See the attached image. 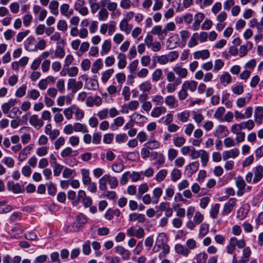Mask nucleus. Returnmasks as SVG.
Returning <instances> with one entry per match:
<instances>
[{"label":"nucleus","mask_w":263,"mask_h":263,"mask_svg":"<svg viewBox=\"0 0 263 263\" xmlns=\"http://www.w3.org/2000/svg\"><path fill=\"white\" fill-rule=\"evenodd\" d=\"M126 233L130 237L136 236L138 238H143L145 234L144 230L143 228H140L137 230H135L133 227L127 229Z\"/></svg>","instance_id":"obj_9"},{"label":"nucleus","mask_w":263,"mask_h":263,"mask_svg":"<svg viewBox=\"0 0 263 263\" xmlns=\"http://www.w3.org/2000/svg\"><path fill=\"white\" fill-rule=\"evenodd\" d=\"M239 154V151L237 148H234L230 151H224L222 153L223 160H226L230 158H235Z\"/></svg>","instance_id":"obj_15"},{"label":"nucleus","mask_w":263,"mask_h":263,"mask_svg":"<svg viewBox=\"0 0 263 263\" xmlns=\"http://www.w3.org/2000/svg\"><path fill=\"white\" fill-rule=\"evenodd\" d=\"M208 258V255L205 252H200L197 254L194 257L196 263H206Z\"/></svg>","instance_id":"obj_47"},{"label":"nucleus","mask_w":263,"mask_h":263,"mask_svg":"<svg viewBox=\"0 0 263 263\" xmlns=\"http://www.w3.org/2000/svg\"><path fill=\"white\" fill-rule=\"evenodd\" d=\"M199 166V163L198 161L193 162L186 166V170L192 175L198 171Z\"/></svg>","instance_id":"obj_40"},{"label":"nucleus","mask_w":263,"mask_h":263,"mask_svg":"<svg viewBox=\"0 0 263 263\" xmlns=\"http://www.w3.org/2000/svg\"><path fill=\"white\" fill-rule=\"evenodd\" d=\"M73 126L74 130L76 132H82L83 133L88 132L87 127L85 124L80 123H76Z\"/></svg>","instance_id":"obj_46"},{"label":"nucleus","mask_w":263,"mask_h":263,"mask_svg":"<svg viewBox=\"0 0 263 263\" xmlns=\"http://www.w3.org/2000/svg\"><path fill=\"white\" fill-rule=\"evenodd\" d=\"M145 220V216L142 214L134 213L129 215V220L131 221L138 220L139 222H144Z\"/></svg>","instance_id":"obj_30"},{"label":"nucleus","mask_w":263,"mask_h":263,"mask_svg":"<svg viewBox=\"0 0 263 263\" xmlns=\"http://www.w3.org/2000/svg\"><path fill=\"white\" fill-rule=\"evenodd\" d=\"M114 70L113 69L106 70L102 74L101 80L103 83H106L110 79L113 74Z\"/></svg>","instance_id":"obj_48"},{"label":"nucleus","mask_w":263,"mask_h":263,"mask_svg":"<svg viewBox=\"0 0 263 263\" xmlns=\"http://www.w3.org/2000/svg\"><path fill=\"white\" fill-rule=\"evenodd\" d=\"M197 84L198 83L194 80L185 81L182 84L184 87L191 92H194L196 90Z\"/></svg>","instance_id":"obj_27"},{"label":"nucleus","mask_w":263,"mask_h":263,"mask_svg":"<svg viewBox=\"0 0 263 263\" xmlns=\"http://www.w3.org/2000/svg\"><path fill=\"white\" fill-rule=\"evenodd\" d=\"M165 234L163 233L159 234L158 239L157 240V242L160 243L162 245V251L159 254V257L162 258V257H165V256L168 254L170 252V247L169 246L164 243V239L165 238Z\"/></svg>","instance_id":"obj_4"},{"label":"nucleus","mask_w":263,"mask_h":263,"mask_svg":"<svg viewBox=\"0 0 263 263\" xmlns=\"http://www.w3.org/2000/svg\"><path fill=\"white\" fill-rule=\"evenodd\" d=\"M87 88L89 90H96L99 88L98 82L95 79H90L86 82Z\"/></svg>","instance_id":"obj_44"},{"label":"nucleus","mask_w":263,"mask_h":263,"mask_svg":"<svg viewBox=\"0 0 263 263\" xmlns=\"http://www.w3.org/2000/svg\"><path fill=\"white\" fill-rule=\"evenodd\" d=\"M124 165L122 163H115L111 166V170L117 173H121L124 169Z\"/></svg>","instance_id":"obj_61"},{"label":"nucleus","mask_w":263,"mask_h":263,"mask_svg":"<svg viewBox=\"0 0 263 263\" xmlns=\"http://www.w3.org/2000/svg\"><path fill=\"white\" fill-rule=\"evenodd\" d=\"M179 45V38L178 34L171 36L167 41V46L170 49H174Z\"/></svg>","instance_id":"obj_16"},{"label":"nucleus","mask_w":263,"mask_h":263,"mask_svg":"<svg viewBox=\"0 0 263 263\" xmlns=\"http://www.w3.org/2000/svg\"><path fill=\"white\" fill-rule=\"evenodd\" d=\"M210 52L207 49L197 51L193 54L194 58L196 60L200 59L205 60L208 59L210 57Z\"/></svg>","instance_id":"obj_20"},{"label":"nucleus","mask_w":263,"mask_h":263,"mask_svg":"<svg viewBox=\"0 0 263 263\" xmlns=\"http://www.w3.org/2000/svg\"><path fill=\"white\" fill-rule=\"evenodd\" d=\"M128 22L126 20H122L119 24L120 30L125 32L126 34H129L133 28V25L129 24Z\"/></svg>","instance_id":"obj_22"},{"label":"nucleus","mask_w":263,"mask_h":263,"mask_svg":"<svg viewBox=\"0 0 263 263\" xmlns=\"http://www.w3.org/2000/svg\"><path fill=\"white\" fill-rule=\"evenodd\" d=\"M11 205L6 204L4 201L0 202V214L6 213L11 211Z\"/></svg>","instance_id":"obj_59"},{"label":"nucleus","mask_w":263,"mask_h":263,"mask_svg":"<svg viewBox=\"0 0 263 263\" xmlns=\"http://www.w3.org/2000/svg\"><path fill=\"white\" fill-rule=\"evenodd\" d=\"M175 250L177 254L184 257H187L191 252L186 246L179 243L175 246Z\"/></svg>","instance_id":"obj_17"},{"label":"nucleus","mask_w":263,"mask_h":263,"mask_svg":"<svg viewBox=\"0 0 263 263\" xmlns=\"http://www.w3.org/2000/svg\"><path fill=\"white\" fill-rule=\"evenodd\" d=\"M163 193L162 189L160 187H155L152 193V203L157 204L159 201L160 197L162 196Z\"/></svg>","instance_id":"obj_21"},{"label":"nucleus","mask_w":263,"mask_h":263,"mask_svg":"<svg viewBox=\"0 0 263 263\" xmlns=\"http://www.w3.org/2000/svg\"><path fill=\"white\" fill-rule=\"evenodd\" d=\"M263 107L257 106L254 110V120L257 124L260 125L262 122Z\"/></svg>","instance_id":"obj_18"},{"label":"nucleus","mask_w":263,"mask_h":263,"mask_svg":"<svg viewBox=\"0 0 263 263\" xmlns=\"http://www.w3.org/2000/svg\"><path fill=\"white\" fill-rule=\"evenodd\" d=\"M87 222V219L84 215L83 214H80L77 216L76 222H75L77 226H79V228L81 227L83 224L86 223Z\"/></svg>","instance_id":"obj_58"},{"label":"nucleus","mask_w":263,"mask_h":263,"mask_svg":"<svg viewBox=\"0 0 263 263\" xmlns=\"http://www.w3.org/2000/svg\"><path fill=\"white\" fill-rule=\"evenodd\" d=\"M199 38V35L197 33H194L191 36L188 42L187 46L190 48H192L196 46L198 44L197 39Z\"/></svg>","instance_id":"obj_56"},{"label":"nucleus","mask_w":263,"mask_h":263,"mask_svg":"<svg viewBox=\"0 0 263 263\" xmlns=\"http://www.w3.org/2000/svg\"><path fill=\"white\" fill-rule=\"evenodd\" d=\"M102 67V60L101 59H98L92 64L91 71L93 73H97Z\"/></svg>","instance_id":"obj_42"},{"label":"nucleus","mask_w":263,"mask_h":263,"mask_svg":"<svg viewBox=\"0 0 263 263\" xmlns=\"http://www.w3.org/2000/svg\"><path fill=\"white\" fill-rule=\"evenodd\" d=\"M124 123V119L122 117H118L114 120V122L110 124L111 130H116L119 127L121 126Z\"/></svg>","instance_id":"obj_26"},{"label":"nucleus","mask_w":263,"mask_h":263,"mask_svg":"<svg viewBox=\"0 0 263 263\" xmlns=\"http://www.w3.org/2000/svg\"><path fill=\"white\" fill-rule=\"evenodd\" d=\"M239 249L244 248L246 242L244 239H237L235 237L230 238L229 243L226 247L227 252L229 254H234L236 250V247Z\"/></svg>","instance_id":"obj_2"},{"label":"nucleus","mask_w":263,"mask_h":263,"mask_svg":"<svg viewBox=\"0 0 263 263\" xmlns=\"http://www.w3.org/2000/svg\"><path fill=\"white\" fill-rule=\"evenodd\" d=\"M35 39L32 36H29L27 39L24 43L25 49L29 51H35L34 49V43Z\"/></svg>","instance_id":"obj_32"},{"label":"nucleus","mask_w":263,"mask_h":263,"mask_svg":"<svg viewBox=\"0 0 263 263\" xmlns=\"http://www.w3.org/2000/svg\"><path fill=\"white\" fill-rule=\"evenodd\" d=\"M143 171L141 172L134 171L132 173H130V177L132 178V182H136L139 180H142L143 178L141 177Z\"/></svg>","instance_id":"obj_51"},{"label":"nucleus","mask_w":263,"mask_h":263,"mask_svg":"<svg viewBox=\"0 0 263 263\" xmlns=\"http://www.w3.org/2000/svg\"><path fill=\"white\" fill-rule=\"evenodd\" d=\"M134 121H135L137 123H142L146 122L147 118L137 112H135L133 115Z\"/></svg>","instance_id":"obj_52"},{"label":"nucleus","mask_w":263,"mask_h":263,"mask_svg":"<svg viewBox=\"0 0 263 263\" xmlns=\"http://www.w3.org/2000/svg\"><path fill=\"white\" fill-rule=\"evenodd\" d=\"M236 201L237 199L236 198H230L229 201L224 204L221 211V215L222 216H226L230 214L234 207H235Z\"/></svg>","instance_id":"obj_6"},{"label":"nucleus","mask_w":263,"mask_h":263,"mask_svg":"<svg viewBox=\"0 0 263 263\" xmlns=\"http://www.w3.org/2000/svg\"><path fill=\"white\" fill-rule=\"evenodd\" d=\"M128 139V137L126 134H117L115 137V141L119 144L124 143Z\"/></svg>","instance_id":"obj_63"},{"label":"nucleus","mask_w":263,"mask_h":263,"mask_svg":"<svg viewBox=\"0 0 263 263\" xmlns=\"http://www.w3.org/2000/svg\"><path fill=\"white\" fill-rule=\"evenodd\" d=\"M58 6L59 3L58 1H51L49 4V8L50 9L51 12L54 15L58 14Z\"/></svg>","instance_id":"obj_62"},{"label":"nucleus","mask_w":263,"mask_h":263,"mask_svg":"<svg viewBox=\"0 0 263 263\" xmlns=\"http://www.w3.org/2000/svg\"><path fill=\"white\" fill-rule=\"evenodd\" d=\"M167 110L164 106H157L154 107L151 112V115L153 118H158L162 114H164L166 112Z\"/></svg>","instance_id":"obj_23"},{"label":"nucleus","mask_w":263,"mask_h":263,"mask_svg":"<svg viewBox=\"0 0 263 263\" xmlns=\"http://www.w3.org/2000/svg\"><path fill=\"white\" fill-rule=\"evenodd\" d=\"M200 153L201 154L200 157L201 159V162L202 163V165L203 166H205L207 164V163L209 159V153L203 149L202 150V152H201Z\"/></svg>","instance_id":"obj_54"},{"label":"nucleus","mask_w":263,"mask_h":263,"mask_svg":"<svg viewBox=\"0 0 263 263\" xmlns=\"http://www.w3.org/2000/svg\"><path fill=\"white\" fill-rule=\"evenodd\" d=\"M32 147L31 145H27L25 148H24L20 153L18 157V160L21 161L23 162L27 157L28 154H29L30 151L31 150Z\"/></svg>","instance_id":"obj_28"},{"label":"nucleus","mask_w":263,"mask_h":263,"mask_svg":"<svg viewBox=\"0 0 263 263\" xmlns=\"http://www.w3.org/2000/svg\"><path fill=\"white\" fill-rule=\"evenodd\" d=\"M162 76V71L161 69H156L152 73V81L153 82H158L159 81Z\"/></svg>","instance_id":"obj_57"},{"label":"nucleus","mask_w":263,"mask_h":263,"mask_svg":"<svg viewBox=\"0 0 263 263\" xmlns=\"http://www.w3.org/2000/svg\"><path fill=\"white\" fill-rule=\"evenodd\" d=\"M253 183H256L260 181L263 178V166L258 165L253 168Z\"/></svg>","instance_id":"obj_7"},{"label":"nucleus","mask_w":263,"mask_h":263,"mask_svg":"<svg viewBox=\"0 0 263 263\" xmlns=\"http://www.w3.org/2000/svg\"><path fill=\"white\" fill-rule=\"evenodd\" d=\"M81 174L82 176V182L84 184L87 185L88 183H90L91 181V178L89 177V172L88 170L87 169H82Z\"/></svg>","instance_id":"obj_39"},{"label":"nucleus","mask_w":263,"mask_h":263,"mask_svg":"<svg viewBox=\"0 0 263 263\" xmlns=\"http://www.w3.org/2000/svg\"><path fill=\"white\" fill-rule=\"evenodd\" d=\"M229 132L226 126L220 125L216 127L214 135L218 138H221L228 135Z\"/></svg>","instance_id":"obj_12"},{"label":"nucleus","mask_w":263,"mask_h":263,"mask_svg":"<svg viewBox=\"0 0 263 263\" xmlns=\"http://www.w3.org/2000/svg\"><path fill=\"white\" fill-rule=\"evenodd\" d=\"M165 104L170 107L171 108H174L175 107V103L177 102L175 97L174 96H167L165 98L164 100Z\"/></svg>","instance_id":"obj_43"},{"label":"nucleus","mask_w":263,"mask_h":263,"mask_svg":"<svg viewBox=\"0 0 263 263\" xmlns=\"http://www.w3.org/2000/svg\"><path fill=\"white\" fill-rule=\"evenodd\" d=\"M182 83L181 80H177L175 83L170 82L166 86V89L168 93H173L176 89L177 87Z\"/></svg>","instance_id":"obj_37"},{"label":"nucleus","mask_w":263,"mask_h":263,"mask_svg":"<svg viewBox=\"0 0 263 263\" xmlns=\"http://www.w3.org/2000/svg\"><path fill=\"white\" fill-rule=\"evenodd\" d=\"M45 133L48 135L51 141L55 139L60 135V131L58 129L52 128V126L50 124H47L45 127Z\"/></svg>","instance_id":"obj_8"},{"label":"nucleus","mask_w":263,"mask_h":263,"mask_svg":"<svg viewBox=\"0 0 263 263\" xmlns=\"http://www.w3.org/2000/svg\"><path fill=\"white\" fill-rule=\"evenodd\" d=\"M7 187L9 190L12 191L14 193L17 194L21 192L22 189L19 183L14 184L13 182H8Z\"/></svg>","instance_id":"obj_34"},{"label":"nucleus","mask_w":263,"mask_h":263,"mask_svg":"<svg viewBox=\"0 0 263 263\" xmlns=\"http://www.w3.org/2000/svg\"><path fill=\"white\" fill-rule=\"evenodd\" d=\"M78 153L77 151H72L70 147H67L64 148L61 152V156L62 158H66L71 156H76Z\"/></svg>","instance_id":"obj_31"},{"label":"nucleus","mask_w":263,"mask_h":263,"mask_svg":"<svg viewBox=\"0 0 263 263\" xmlns=\"http://www.w3.org/2000/svg\"><path fill=\"white\" fill-rule=\"evenodd\" d=\"M126 55L122 53H119L117 55L118 60V66L120 69H123L125 67L127 62L126 61Z\"/></svg>","instance_id":"obj_33"},{"label":"nucleus","mask_w":263,"mask_h":263,"mask_svg":"<svg viewBox=\"0 0 263 263\" xmlns=\"http://www.w3.org/2000/svg\"><path fill=\"white\" fill-rule=\"evenodd\" d=\"M173 70L180 78L185 79L187 76V70L185 68H183L179 64H176L173 68Z\"/></svg>","instance_id":"obj_11"},{"label":"nucleus","mask_w":263,"mask_h":263,"mask_svg":"<svg viewBox=\"0 0 263 263\" xmlns=\"http://www.w3.org/2000/svg\"><path fill=\"white\" fill-rule=\"evenodd\" d=\"M144 145L150 149H153L159 148L160 146V143L155 140H152L145 143Z\"/></svg>","instance_id":"obj_53"},{"label":"nucleus","mask_w":263,"mask_h":263,"mask_svg":"<svg viewBox=\"0 0 263 263\" xmlns=\"http://www.w3.org/2000/svg\"><path fill=\"white\" fill-rule=\"evenodd\" d=\"M29 122L32 126L36 129L40 128L44 125L43 121L41 118H39L37 115H32L30 118Z\"/></svg>","instance_id":"obj_13"},{"label":"nucleus","mask_w":263,"mask_h":263,"mask_svg":"<svg viewBox=\"0 0 263 263\" xmlns=\"http://www.w3.org/2000/svg\"><path fill=\"white\" fill-rule=\"evenodd\" d=\"M249 209H246L245 206H241L237 211V217L242 220L246 218Z\"/></svg>","instance_id":"obj_49"},{"label":"nucleus","mask_w":263,"mask_h":263,"mask_svg":"<svg viewBox=\"0 0 263 263\" xmlns=\"http://www.w3.org/2000/svg\"><path fill=\"white\" fill-rule=\"evenodd\" d=\"M167 171L165 169L160 170L155 175V179L158 182H161L164 180L167 175Z\"/></svg>","instance_id":"obj_35"},{"label":"nucleus","mask_w":263,"mask_h":263,"mask_svg":"<svg viewBox=\"0 0 263 263\" xmlns=\"http://www.w3.org/2000/svg\"><path fill=\"white\" fill-rule=\"evenodd\" d=\"M107 183L112 189H115L118 185V181L116 177H111L108 174H105L99 180V187L101 191L107 190Z\"/></svg>","instance_id":"obj_1"},{"label":"nucleus","mask_w":263,"mask_h":263,"mask_svg":"<svg viewBox=\"0 0 263 263\" xmlns=\"http://www.w3.org/2000/svg\"><path fill=\"white\" fill-rule=\"evenodd\" d=\"M102 103V98L99 96H96L95 98L89 96L87 98L86 104L88 107H91L93 105L99 106Z\"/></svg>","instance_id":"obj_10"},{"label":"nucleus","mask_w":263,"mask_h":263,"mask_svg":"<svg viewBox=\"0 0 263 263\" xmlns=\"http://www.w3.org/2000/svg\"><path fill=\"white\" fill-rule=\"evenodd\" d=\"M139 88L143 92H149L152 88V85L149 81H145L139 85Z\"/></svg>","instance_id":"obj_38"},{"label":"nucleus","mask_w":263,"mask_h":263,"mask_svg":"<svg viewBox=\"0 0 263 263\" xmlns=\"http://www.w3.org/2000/svg\"><path fill=\"white\" fill-rule=\"evenodd\" d=\"M83 87V82L81 81L77 82L74 79H69L67 83V89L71 90L72 93H76Z\"/></svg>","instance_id":"obj_5"},{"label":"nucleus","mask_w":263,"mask_h":263,"mask_svg":"<svg viewBox=\"0 0 263 263\" xmlns=\"http://www.w3.org/2000/svg\"><path fill=\"white\" fill-rule=\"evenodd\" d=\"M186 142V139L182 136H177L173 138V143L175 146L181 147Z\"/></svg>","instance_id":"obj_55"},{"label":"nucleus","mask_w":263,"mask_h":263,"mask_svg":"<svg viewBox=\"0 0 263 263\" xmlns=\"http://www.w3.org/2000/svg\"><path fill=\"white\" fill-rule=\"evenodd\" d=\"M152 101L155 105L161 106L163 103V97L159 95L152 96Z\"/></svg>","instance_id":"obj_60"},{"label":"nucleus","mask_w":263,"mask_h":263,"mask_svg":"<svg viewBox=\"0 0 263 263\" xmlns=\"http://www.w3.org/2000/svg\"><path fill=\"white\" fill-rule=\"evenodd\" d=\"M204 15L202 13H198L195 15V21L192 25L193 30L196 31L199 29L200 23L204 19Z\"/></svg>","instance_id":"obj_19"},{"label":"nucleus","mask_w":263,"mask_h":263,"mask_svg":"<svg viewBox=\"0 0 263 263\" xmlns=\"http://www.w3.org/2000/svg\"><path fill=\"white\" fill-rule=\"evenodd\" d=\"M63 113L67 120L71 119L73 114V105L68 108H65Z\"/></svg>","instance_id":"obj_64"},{"label":"nucleus","mask_w":263,"mask_h":263,"mask_svg":"<svg viewBox=\"0 0 263 263\" xmlns=\"http://www.w3.org/2000/svg\"><path fill=\"white\" fill-rule=\"evenodd\" d=\"M115 252L122 256L123 260H128L130 258V253L127 249H125L122 246H118L115 247Z\"/></svg>","instance_id":"obj_14"},{"label":"nucleus","mask_w":263,"mask_h":263,"mask_svg":"<svg viewBox=\"0 0 263 263\" xmlns=\"http://www.w3.org/2000/svg\"><path fill=\"white\" fill-rule=\"evenodd\" d=\"M111 44L109 40H105L103 41L102 46L100 54L101 55H104L108 53L111 50Z\"/></svg>","instance_id":"obj_25"},{"label":"nucleus","mask_w":263,"mask_h":263,"mask_svg":"<svg viewBox=\"0 0 263 263\" xmlns=\"http://www.w3.org/2000/svg\"><path fill=\"white\" fill-rule=\"evenodd\" d=\"M209 224L206 223L201 224L199 228V237L202 238L205 236L209 232Z\"/></svg>","instance_id":"obj_50"},{"label":"nucleus","mask_w":263,"mask_h":263,"mask_svg":"<svg viewBox=\"0 0 263 263\" xmlns=\"http://www.w3.org/2000/svg\"><path fill=\"white\" fill-rule=\"evenodd\" d=\"M235 185L238 190L236 192V195L238 197L242 196L246 192V183L243 178L238 176L235 178Z\"/></svg>","instance_id":"obj_3"},{"label":"nucleus","mask_w":263,"mask_h":263,"mask_svg":"<svg viewBox=\"0 0 263 263\" xmlns=\"http://www.w3.org/2000/svg\"><path fill=\"white\" fill-rule=\"evenodd\" d=\"M177 119L183 123L188 121L190 116V112L189 110H185L181 112L178 113L176 115Z\"/></svg>","instance_id":"obj_29"},{"label":"nucleus","mask_w":263,"mask_h":263,"mask_svg":"<svg viewBox=\"0 0 263 263\" xmlns=\"http://www.w3.org/2000/svg\"><path fill=\"white\" fill-rule=\"evenodd\" d=\"M170 175L172 181L173 182H176L181 177V171L177 168H174L172 171Z\"/></svg>","instance_id":"obj_45"},{"label":"nucleus","mask_w":263,"mask_h":263,"mask_svg":"<svg viewBox=\"0 0 263 263\" xmlns=\"http://www.w3.org/2000/svg\"><path fill=\"white\" fill-rule=\"evenodd\" d=\"M73 114L77 120H81L84 117V112L76 105H73Z\"/></svg>","instance_id":"obj_41"},{"label":"nucleus","mask_w":263,"mask_h":263,"mask_svg":"<svg viewBox=\"0 0 263 263\" xmlns=\"http://www.w3.org/2000/svg\"><path fill=\"white\" fill-rule=\"evenodd\" d=\"M219 81L221 84L226 86L231 83L232 77L228 72L225 71L220 76Z\"/></svg>","instance_id":"obj_24"},{"label":"nucleus","mask_w":263,"mask_h":263,"mask_svg":"<svg viewBox=\"0 0 263 263\" xmlns=\"http://www.w3.org/2000/svg\"><path fill=\"white\" fill-rule=\"evenodd\" d=\"M149 190V187L147 183H142L140 184L138 189V193L137 194V198L140 199L142 197V195L146 193Z\"/></svg>","instance_id":"obj_36"}]
</instances>
